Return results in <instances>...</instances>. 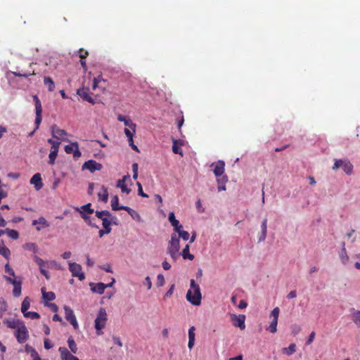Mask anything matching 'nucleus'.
Masks as SVG:
<instances>
[{
    "label": "nucleus",
    "instance_id": "1",
    "mask_svg": "<svg viewBox=\"0 0 360 360\" xmlns=\"http://www.w3.org/2000/svg\"><path fill=\"white\" fill-rule=\"evenodd\" d=\"M5 272L7 273L9 276H4V278L7 282L11 283L13 285V295L15 297H18L21 295L22 290V281L17 280L15 278V272L13 269L10 266L9 264H6L5 265Z\"/></svg>",
    "mask_w": 360,
    "mask_h": 360
},
{
    "label": "nucleus",
    "instance_id": "2",
    "mask_svg": "<svg viewBox=\"0 0 360 360\" xmlns=\"http://www.w3.org/2000/svg\"><path fill=\"white\" fill-rule=\"evenodd\" d=\"M186 299L192 304L198 306L201 303L202 295L200 287L193 279L191 280V288L186 293Z\"/></svg>",
    "mask_w": 360,
    "mask_h": 360
},
{
    "label": "nucleus",
    "instance_id": "3",
    "mask_svg": "<svg viewBox=\"0 0 360 360\" xmlns=\"http://www.w3.org/2000/svg\"><path fill=\"white\" fill-rule=\"evenodd\" d=\"M107 316L105 309L104 308H101L95 319V328L98 335L102 334V332L100 331L104 328L106 325L108 320Z\"/></svg>",
    "mask_w": 360,
    "mask_h": 360
},
{
    "label": "nucleus",
    "instance_id": "4",
    "mask_svg": "<svg viewBox=\"0 0 360 360\" xmlns=\"http://www.w3.org/2000/svg\"><path fill=\"white\" fill-rule=\"evenodd\" d=\"M33 100L34 101V105H35V112H36V118H35V124L36 127L33 131L30 133V136H32L34 133V131L38 129L41 120H42V106L40 100L39 99L38 96L37 95L33 96Z\"/></svg>",
    "mask_w": 360,
    "mask_h": 360
},
{
    "label": "nucleus",
    "instance_id": "5",
    "mask_svg": "<svg viewBox=\"0 0 360 360\" xmlns=\"http://www.w3.org/2000/svg\"><path fill=\"white\" fill-rule=\"evenodd\" d=\"M279 313L280 309L278 307H275L271 312V316L273 317V320L270 323V325L266 330H268L271 333H275L277 331V324Z\"/></svg>",
    "mask_w": 360,
    "mask_h": 360
},
{
    "label": "nucleus",
    "instance_id": "6",
    "mask_svg": "<svg viewBox=\"0 0 360 360\" xmlns=\"http://www.w3.org/2000/svg\"><path fill=\"white\" fill-rule=\"evenodd\" d=\"M69 270L72 273L73 277H77L79 281L85 278L84 274L82 271V266L77 263H69Z\"/></svg>",
    "mask_w": 360,
    "mask_h": 360
},
{
    "label": "nucleus",
    "instance_id": "7",
    "mask_svg": "<svg viewBox=\"0 0 360 360\" xmlns=\"http://www.w3.org/2000/svg\"><path fill=\"white\" fill-rule=\"evenodd\" d=\"M15 338L19 343H24L29 338L28 330L25 323L15 332Z\"/></svg>",
    "mask_w": 360,
    "mask_h": 360
},
{
    "label": "nucleus",
    "instance_id": "8",
    "mask_svg": "<svg viewBox=\"0 0 360 360\" xmlns=\"http://www.w3.org/2000/svg\"><path fill=\"white\" fill-rule=\"evenodd\" d=\"M64 150L67 154L72 153L73 158L75 159H78L82 156V153L79 149V143L77 141L72 142L70 145L65 146Z\"/></svg>",
    "mask_w": 360,
    "mask_h": 360
},
{
    "label": "nucleus",
    "instance_id": "9",
    "mask_svg": "<svg viewBox=\"0 0 360 360\" xmlns=\"http://www.w3.org/2000/svg\"><path fill=\"white\" fill-rule=\"evenodd\" d=\"M64 311L66 320L72 325L75 329H77L79 326L72 309L70 307L64 306Z\"/></svg>",
    "mask_w": 360,
    "mask_h": 360
},
{
    "label": "nucleus",
    "instance_id": "10",
    "mask_svg": "<svg viewBox=\"0 0 360 360\" xmlns=\"http://www.w3.org/2000/svg\"><path fill=\"white\" fill-rule=\"evenodd\" d=\"M103 166L101 163L97 162L96 160H89L86 161L82 165V169H88L91 172L99 171L102 169Z\"/></svg>",
    "mask_w": 360,
    "mask_h": 360
},
{
    "label": "nucleus",
    "instance_id": "11",
    "mask_svg": "<svg viewBox=\"0 0 360 360\" xmlns=\"http://www.w3.org/2000/svg\"><path fill=\"white\" fill-rule=\"evenodd\" d=\"M211 167H214L213 172L217 177H220L224 173L225 163L223 160H219L216 162H213L211 165Z\"/></svg>",
    "mask_w": 360,
    "mask_h": 360
},
{
    "label": "nucleus",
    "instance_id": "12",
    "mask_svg": "<svg viewBox=\"0 0 360 360\" xmlns=\"http://www.w3.org/2000/svg\"><path fill=\"white\" fill-rule=\"evenodd\" d=\"M231 321H233V325L236 327H238L240 329L243 330L245 328V315H236L232 314L231 316Z\"/></svg>",
    "mask_w": 360,
    "mask_h": 360
},
{
    "label": "nucleus",
    "instance_id": "13",
    "mask_svg": "<svg viewBox=\"0 0 360 360\" xmlns=\"http://www.w3.org/2000/svg\"><path fill=\"white\" fill-rule=\"evenodd\" d=\"M115 283V279H112V281L109 284H104L103 283H98L94 284V285L91 284V290L94 292H96L98 294H103L105 291V289L108 287H111Z\"/></svg>",
    "mask_w": 360,
    "mask_h": 360
},
{
    "label": "nucleus",
    "instance_id": "14",
    "mask_svg": "<svg viewBox=\"0 0 360 360\" xmlns=\"http://www.w3.org/2000/svg\"><path fill=\"white\" fill-rule=\"evenodd\" d=\"M4 323L9 328L17 330L24 324V322L16 319H6L4 321Z\"/></svg>",
    "mask_w": 360,
    "mask_h": 360
},
{
    "label": "nucleus",
    "instance_id": "15",
    "mask_svg": "<svg viewBox=\"0 0 360 360\" xmlns=\"http://www.w3.org/2000/svg\"><path fill=\"white\" fill-rule=\"evenodd\" d=\"M77 94L83 98V100L86 101L91 103H94V101L92 97L89 95V88H81L77 89Z\"/></svg>",
    "mask_w": 360,
    "mask_h": 360
},
{
    "label": "nucleus",
    "instance_id": "16",
    "mask_svg": "<svg viewBox=\"0 0 360 360\" xmlns=\"http://www.w3.org/2000/svg\"><path fill=\"white\" fill-rule=\"evenodd\" d=\"M52 136L58 140L60 139L63 136L68 134L65 130L60 129L57 125L54 124L51 129Z\"/></svg>",
    "mask_w": 360,
    "mask_h": 360
},
{
    "label": "nucleus",
    "instance_id": "17",
    "mask_svg": "<svg viewBox=\"0 0 360 360\" xmlns=\"http://www.w3.org/2000/svg\"><path fill=\"white\" fill-rule=\"evenodd\" d=\"M30 184L34 186L37 191L40 190L43 186L41 174L39 173L34 174L30 179Z\"/></svg>",
    "mask_w": 360,
    "mask_h": 360
},
{
    "label": "nucleus",
    "instance_id": "18",
    "mask_svg": "<svg viewBox=\"0 0 360 360\" xmlns=\"http://www.w3.org/2000/svg\"><path fill=\"white\" fill-rule=\"evenodd\" d=\"M195 326H191L188 329V347L189 349H192L195 345Z\"/></svg>",
    "mask_w": 360,
    "mask_h": 360
},
{
    "label": "nucleus",
    "instance_id": "19",
    "mask_svg": "<svg viewBox=\"0 0 360 360\" xmlns=\"http://www.w3.org/2000/svg\"><path fill=\"white\" fill-rule=\"evenodd\" d=\"M180 248L179 245V239L176 235H172L171 238V240L169 242V246L168 248V250H174L179 252Z\"/></svg>",
    "mask_w": 360,
    "mask_h": 360
},
{
    "label": "nucleus",
    "instance_id": "20",
    "mask_svg": "<svg viewBox=\"0 0 360 360\" xmlns=\"http://www.w3.org/2000/svg\"><path fill=\"white\" fill-rule=\"evenodd\" d=\"M172 151L175 154H179L181 156H183V152L182 150L180 148L179 146H182L184 144V141L182 140H176V139H172Z\"/></svg>",
    "mask_w": 360,
    "mask_h": 360
},
{
    "label": "nucleus",
    "instance_id": "21",
    "mask_svg": "<svg viewBox=\"0 0 360 360\" xmlns=\"http://www.w3.org/2000/svg\"><path fill=\"white\" fill-rule=\"evenodd\" d=\"M168 219L171 223L172 226L174 227L175 231H179V229H182V225L179 224V220L175 218V215L174 212H170L169 214Z\"/></svg>",
    "mask_w": 360,
    "mask_h": 360
},
{
    "label": "nucleus",
    "instance_id": "22",
    "mask_svg": "<svg viewBox=\"0 0 360 360\" xmlns=\"http://www.w3.org/2000/svg\"><path fill=\"white\" fill-rule=\"evenodd\" d=\"M117 120L120 122H123L126 127H129L134 132L136 131V124H134L130 119L125 117L121 115H118Z\"/></svg>",
    "mask_w": 360,
    "mask_h": 360
},
{
    "label": "nucleus",
    "instance_id": "23",
    "mask_svg": "<svg viewBox=\"0 0 360 360\" xmlns=\"http://www.w3.org/2000/svg\"><path fill=\"white\" fill-rule=\"evenodd\" d=\"M261 234L259 236V242L264 241L266 239L267 233V219L265 218L261 224Z\"/></svg>",
    "mask_w": 360,
    "mask_h": 360
},
{
    "label": "nucleus",
    "instance_id": "24",
    "mask_svg": "<svg viewBox=\"0 0 360 360\" xmlns=\"http://www.w3.org/2000/svg\"><path fill=\"white\" fill-rule=\"evenodd\" d=\"M128 176H124L122 179H119L117 183V186L120 188L123 193H129L131 190L128 188L125 184V181Z\"/></svg>",
    "mask_w": 360,
    "mask_h": 360
},
{
    "label": "nucleus",
    "instance_id": "25",
    "mask_svg": "<svg viewBox=\"0 0 360 360\" xmlns=\"http://www.w3.org/2000/svg\"><path fill=\"white\" fill-rule=\"evenodd\" d=\"M103 226L105 229V233H110L111 231V224H112V217H106L105 219L102 221Z\"/></svg>",
    "mask_w": 360,
    "mask_h": 360
},
{
    "label": "nucleus",
    "instance_id": "26",
    "mask_svg": "<svg viewBox=\"0 0 360 360\" xmlns=\"http://www.w3.org/2000/svg\"><path fill=\"white\" fill-rule=\"evenodd\" d=\"M32 224L33 226L40 224L42 226V227H49L50 226V224L44 217H40L38 219H34L32 222Z\"/></svg>",
    "mask_w": 360,
    "mask_h": 360
},
{
    "label": "nucleus",
    "instance_id": "27",
    "mask_svg": "<svg viewBox=\"0 0 360 360\" xmlns=\"http://www.w3.org/2000/svg\"><path fill=\"white\" fill-rule=\"evenodd\" d=\"M189 250H190V246H189V245L187 244L185 246V248L183 249L181 255L184 259H188L189 260H193L194 259V255L189 252Z\"/></svg>",
    "mask_w": 360,
    "mask_h": 360
},
{
    "label": "nucleus",
    "instance_id": "28",
    "mask_svg": "<svg viewBox=\"0 0 360 360\" xmlns=\"http://www.w3.org/2000/svg\"><path fill=\"white\" fill-rule=\"evenodd\" d=\"M102 191V192L98 193V199L99 200H101L104 202H107L108 199V189L104 186H103Z\"/></svg>",
    "mask_w": 360,
    "mask_h": 360
},
{
    "label": "nucleus",
    "instance_id": "29",
    "mask_svg": "<svg viewBox=\"0 0 360 360\" xmlns=\"http://www.w3.org/2000/svg\"><path fill=\"white\" fill-rule=\"evenodd\" d=\"M44 83L47 86L49 91H53L55 89L53 80L50 77H44Z\"/></svg>",
    "mask_w": 360,
    "mask_h": 360
},
{
    "label": "nucleus",
    "instance_id": "30",
    "mask_svg": "<svg viewBox=\"0 0 360 360\" xmlns=\"http://www.w3.org/2000/svg\"><path fill=\"white\" fill-rule=\"evenodd\" d=\"M345 242L342 243V250L340 255V259L343 264H346L349 261V256L347 255Z\"/></svg>",
    "mask_w": 360,
    "mask_h": 360
},
{
    "label": "nucleus",
    "instance_id": "31",
    "mask_svg": "<svg viewBox=\"0 0 360 360\" xmlns=\"http://www.w3.org/2000/svg\"><path fill=\"white\" fill-rule=\"evenodd\" d=\"M228 181L226 176H223L221 178L217 179L218 183V191H222L226 190V182Z\"/></svg>",
    "mask_w": 360,
    "mask_h": 360
},
{
    "label": "nucleus",
    "instance_id": "32",
    "mask_svg": "<svg viewBox=\"0 0 360 360\" xmlns=\"http://www.w3.org/2000/svg\"><path fill=\"white\" fill-rule=\"evenodd\" d=\"M342 169L347 174H351L353 170V165L349 160H345L342 167Z\"/></svg>",
    "mask_w": 360,
    "mask_h": 360
},
{
    "label": "nucleus",
    "instance_id": "33",
    "mask_svg": "<svg viewBox=\"0 0 360 360\" xmlns=\"http://www.w3.org/2000/svg\"><path fill=\"white\" fill-rule=\"evenodd\" d=\"M43 299L46 301H52L56 298V295L53 292H46L44 288L41 289Z\"/></svg>",
    "mask_w": 360,
    "mask_h": 360
},
{
    "label": "nucleus",
    "instance_id": "34",
    "mask_svg": "<svg viewBox=\"0 0 360 360\" xmlns=\"http://www.w3.org/2000/svg\"><path fill=\"white\" fill-rule=\"evenodd\" d=\"M296 350V345L295 344L292 343L290 344L288 347H284L282 349V352L283 354H285L288 356L292 355L293 353L295 352Z\"/></svg>",
    "mask_w": 360,
    "mask_h": 360
},
{
    "label": "nucleus",
    "instance_id": "35",
    "mask_svg": "<svg viewBox=\"0 0 360 360\" xmlns=\"http://www.w3.org/2000/svg\"><path fill=\"white\" fill-rule=\"evenodd\" d=\"M30 299L29 297H26L24 298L22 304H21V311L22 314L26 313L27 309L30 308Z\"/></svg>",
    "mask_w": 360,
    "mask_h": 360
},
{
    "label": "nucleus",
    "instance_id": "36",
    "mask_svg": "<svg viewBox=\"0 0 360 360\" xmlns=\"http://www.w3.org/2000/svg\"><path fill=\"white\" fill-rule=\"evenodd\" d=\"M352 314V321L358 328H360V311L353 309Z\"/></svg>",
    "mask_w": 360,
    "mask_h": 360
},
{
    "label": "nucleus",
    "instance_id": "37",
    "mask_svg": "<svg viewBox=\"0 0 360 360\" xmlns=\"http://www.w3.org/2000/svg\"><path fill=\"white\" fill-rule=\"evenodd\" d=\"M68 344L71 352L76 354L77 352V346L72 336L68 338Z\"/></svg>",
    "mask_w": 360,
    "mask_h": 360
},
{
    "label": "nucleus",
    "instance_id": "38",
    "mask_svg": "<svg viewBox=\"0 0 360 360\" xmlns=\"http://www.w3.org/2000/svg\"><path fill=\"white\" fill-rule=\"evenodd\" d=\"M25 352L30 354L32 359L36 358L39 356L37 352L32 346H30L29 345H26L25 346Z\"/></svg>",
    "mask_w": 360,
    "mask_h": 360
},
{
    "label": "nucleus",
    "instance_id": "39",
    "mask_svg": "<svg viewBox=\"0 0 360 360\" xmlns=\"http://www.w3.org/2000/svg\"><path fill=\"white\" fill-rule=\"evenodd\" d=\"M111 207L114 211L121 210L120 206L119 205V198L117 195H115L111 199Z\"/></svg>",
    "mask_w": 360,
    "mask_h": 360
},
{
    "label": "nucleus",
    "instance_id": "40",
    "mask_svg": "<svg viewBox=\"0 0 360 360\" xmlns=\"http://www.w3.org/2000/svg\"><path fill=\"white\" fill-rule=\"evenodd\" d=\"M96 216L101 219L103 221V219H105L106 217H111L112 214L109 211L107 210H103V211H96L95 212Z\"/></svg>",
    "mask_w": 360,
    "mask_h": 360
},
{
    "label": "nucleus",
    "instance_id": "41",
    "mask_svg": "<svg viewBox=\"0 0 360 360\" xmlns=\"http://www.w3.org/2000/svg\"><path fill=\"white\" fill-rule=\"evenodd\" d=\"M6 233L8 236L13 240H16L19 238V233L17 231L10 229H6Z\"/></svg>",
    "mask_w": 360,
    "mask_h": 360
},
{
    "label": "nucleus",
    "instance_id": "42",
    "mask_svg": "<svg viewBox=\"0 0 360 360\" xmlns=\"http://www.w3.org/2000/svg\"><path fill=\"white\" fill-rule=\"evenodd\" d=\"M0 255H3L5 258L8 259L11 255V251L5 245H0Z\"/></svg>",
    "mask_w": 360,
    "mask_h": 360
},
{
    "label": "nucleus",
    "instance_id": "43",
    "mask_svg": "<svg viewBox=\"0 0 360 360\" xmlns=\"http://www.w3.org/2000/svg\"><path fill=\"white\" fill-rule=\"evenodd\" d=\"M24 316L26 318H30L31 319H38L40 318L39 314L35 311H27L23 314Z\"/></svg>",
    "mask_w": 360,
    "mask_h": 360
},
{
    "label": "nucleus",
    "instance_id": "44",
    "mask_svg": "<svg viewBox=\"0 0 360 360\" xmlns=\"http://www.w3.org/2000/svg\"><path fill=\"white\" fill-rule=\"evenodd\" d=\"M176 232L179 233V238H181L184 240H188L189 239L190 235L188 231L179 229V231Z\"/></svg>",
    "mask_w": 360,
    "mask_h": 360
},
{
    "label": "nucleus",
    "instance_id": "45",
    "mask_svg": "<svg viewBox=\"0 0 360 360\" xmlns=\"http://www.w3.org/2000/svg\"><path fill=\"white\" fill-rule=\"evenodd\" d=\"M58 152L50 151L49 155V164L53 165L55 163V160L57 158Z\"/></svg>",
    "mask_w": 360,
    "mask_h": 360
},
{
    "label": "nucleus",
    "instance_id": "46",
    "mask_svg": "<svg viewBox=\"0 0 360 360\" xmlns=\"http://www.w3.org/2000/svg\"><path fill=\"white\" fill-rule=\"evenodd\" d=\"M23 248L25 249V250H30V251H32L33 252H37V246L34 243H25L24 245H23Z\"/></svg>",
    "mask_w": 360,
    "mask_h": 360
},
{
    "label": "nucleus",
    "instance_id": "47",
    "mask_svg": "<svg viewBox=\"0 0 360 360\" xmlns=\"http://www.w3.org/2000/svg\"><path fill=\"white\" fill-rule=\"evenodd\" d=\"M8 306L6 302L0 300V318L3 316L4 313L7 310Z\"/></svg>",
    "mask_w": 360,
    "mask_h": 360
},
{
    "label": "nucleus",
    "instance_id": "48",
    "mask_svg": "<svg viewBox=\"0 0 360 360\" xmlns=\"http://www.w3.org/2000/svg\"><path fill=\"white\" fill-rule=\"evenodd\" d=\"M83 210L82 212H86L87 214H93L94 210L91 208V203L83 205L81 207Z\"/></svg>",
    "mask_w": 360,
    "mask_h": 360
},
{
    "label": "nucleus",
    "instance_id": "49",
    "mask_svg": "<svg viewBox=\"0 0 360 360\" xmlns=\"http://www.w3.org/2000/svg\"><path fill=\"white\" fill-rule=\"evenodd\" d=\"M120 208H121V210L127 211L132 217H134V214L138 215L137 213L129 207L121 205Z\"/></svg>",
    "mask_w": 360,
    "mask_h": 360
},
{
    "label": "nucleus",
    "instance_id": "50",
    "mask_svg": "<svg viewBox=\"0 0 360 360\" xmlns=\"http://www.w3.org/2000/svg\"><path fill=\"white\" fill-rule=\"evenodd\" d=\"M165 278L162 274H158L157 276V285L158 287L162 286L165 284Z\"/></svg>",
    "mask_w": 360,
    "mask_h": 360
},
{
    "label": "nucleus",
    "instance_id": "51",
    "mask_svg": "<svg viewBox=\"0 0 360 360\" xmlns=\"http://www.w3.org/2000/svg\"><path fill=\"white\" fill-rule=\"evenodd\" d=\"M13 74L16 76V77H28L31 75H34L35 73L33 71L32 72H30V73H21L20 72H13Z\"/></svg>",
    "mask_w": 360,
    "mask_h": 360
},
{
    "label": "nucleus",
    "instance_id": "52",
    "mask_svg": "<svg viewBox=\"0 0 360 360\" xmlns=\"http://www.w3.org/2000/svg\"><path fill=\"white\" fill-rule=\"evenodd\" d=\"M344 162L345 160H335L334 165L333 167V169L336 170L340 167H342Z\"/></svg>",
    "mask_w": 360,
    "mask_h": 360
},
{
    "label": "nucleus",
    "instance_id": "53",
    "mask_svg": "<svg viewBox=\"0 0 360 360\" xmlns=\"http://www.w3.org/2000/svg\"><path fill=\"white\" fill-rule=\"evenodd\" d=\"M138 164L134 163L132 165V171H133V179H136L138 178Z\"/></svg>",
    "mask_w": 360,
    "mask_h": 360
},
{
    "label": "nucleus",
    "instance_id": "54",
    "mask_svg": "<svg viewBox=\"0 0 360 360\" xmlns=\"http://www.w3.org/2000/svg\"><path fill=\"white\" fill-rule=\"evenodd\" d=\"M101 76H98V77H94L93 79V83H92V89L93 90H95L97 88L98 84L101 82Z\"/></svg>",
    "mask_w": 360,
    "mask_h": 360
},
{
    "label": "nucleus",
    "instance_id": "55",
    "mask_svg": "<svg viewBox=\"0 0 360 360\" xmlns=\"http://www.w3.org/2000/svg\"><path fill=\"white\" fill-rule=\"evenodd\" d=\"M88 51L84 50V49H80L79 50V56L81 59H85L88 56Z\"/></svg>",
    "mask_w": 360,
    "mask_h": 360
},
{
    "label": "nucleus",
    "instance_id": "56",
    "mask_svg": "<svg viewBox=\"0 0 360 360\" xmlns=\"http://www.w3.org/2000/svg\"><path fill=\"white\" fill-rule=\"evenodd\" d=\"M128 142L131 148L135 151H139L138 147L134 143L133 137L128 138Z\"/></svg>",
    "mask_w": 360,
    "mask_h": 360
},
{
    "label": "nucleus",
    "instance_id": "57",
    "mask_svg": "<svg viewBox=\"0 0 360 360\" xmlns=\"http://www.w3.org/2000/svg\"><path fill=\"white\" fill-rule=\"evenodd\" d=\"M44 344V348L46 349H50L53 347V345L51 344V341L49 339H45Z\"/></svg>",
    "mask_w": 360,
    "mask_h": 360
},
{
    "label": "nucleus",
    "instance_id": "58",
    "mask_svg": "<svg viewBox=\"0 0 360 360\" xmlns=\"http://www.w3.org/2000/svg\"><path fill=\"white\" fill-rule=\"evenodd\" d=\"M112 340L115 345H117L118 347H122V342L119 337L113 336Z\"/></svg>",
    "mask_w": 360,
    "mask_h": 360
},
{
    "label": "nucleus",
    "instance_id": "59",
    "mask_svg": "<svg viewBox=\"0 0 360 360\" xmlns=\"http://www.w3.org/2000/svg\"><path fill=\"white\" fill-rule=\"evenodd\" d=\"M174 285H172L169 289L167 291V292L165 295V297H171L174 292Z\"/></svg>",
    "mask_w": 360,
    "mask_h": 360
},
{
    "label": "nucleus",
    "instance_id": "60",
    "mask_svg": "<svg viewBox=\"0 0 360 360\" xmlns=\"http://www.w3.org/2000/svg\"><path fill=\"white\" fill-rule=\"evenodd\" d=\"M81 215L86 222H87L90 226H93L90 221L89 217L86 213L81 212Z\"/></svg>",
    "mask_w": 360,
    "mask_h": 360
},
{
    "label": "nucleus",
    "instance_id": "61",
    "mask_svg": "<svg viewBox=\"0 0 360 360\" xmlns=\"http://www.w3.org/2000/svg\"><path fill=\"white\" fill-rule=\"evenodd\" d=\"M124 134H125V135L127 136V138L133 137L134 134L135 133V132H134V131H133V130H132V131H131V130H130L129 129H128V128H125V129H124Z\"/></svg>",
    "mask_w": 360,
    "mask_h": 360
},
{
    "label": "nucleus",
    "instance_id": "62",
    "mask_svg": "<svg viewBox=\"0 0 360 360\" xmlns=\"http://www.w3.org/2000/svg\"><path fill=\"white\" fill-rule=\"evenodd\" d=\"M314 338H315V333L313 331L309 335L308 340L306 342L307 345H310L314 341Z\"/></svg>",
    "mask_w": 360,
    "mask_h": 360
},
{
    "label": "nucleus",
    "instance_id": "63",
    "mask_svg": "<svg viewBox=\"0 0 360 360\" xmlns=\"http://www.w3.org/2000/svg\"><path fill=\"white\" fill-rule=\"evenodd\" d=\"M144 283L147 285V288L150 290L152 287V283L149 276H146Z\"/></svg>",
    "mask_w": 360,
    "mask_h": 360
},
{
    "label": "nucleus",
    "instance_id": "64",
    "mask_svg": "<svg viewBox=\"0 0 360 360\" xmlns=\"http://www.w3.org/2000/svg\"><path fill=\"white\" fill-rule=\"evenodd\" d=\"M46 305H48L53 312H56L58 310V306L54 303L46 304Z\"/></svg>",
    "mask_w": 360,
    "mask_h": 360
}]
</instances>
